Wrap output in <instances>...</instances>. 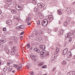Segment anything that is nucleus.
<instances>
[{
  "label": "nucleus",
  "instance_id": "nucleus-1",
  "mask_svg": "<svg viewBox=\"0 0 75 75\" xmlns=\"http://www.w3.org/2000/svg\"><path fill=\"white\" fill-rule=\"evenodd\" d=\"M40 54L42 55V57H45V58H47V57H48L49 54V53L47 52V51L45 50L40 52Z\"/></svg>",
  "mask_w": 75,
  "mask_h": 75
},
{
  "label": "nucleus",
  "instance_id": "nucleus-2",
  "mask_svg": "<svg viewBox=\"0 0 75 75\" xmlns=\"http://www.w3.org/2000/svg\"><path fill=\"white\" fill-rule=\"evenodd\" d=\"M35 11L36 13H38L39 15V18L40 19H42L44 17L43 13H41V12L38 11V10H36Z\"/></svg>",
  "mask_w": 75,
  "mask_h": 75
},
{
  "label": "nucleus",
  "instance_id": "nucleus-3",
  "mask_svg": "<svg viewBox=\"0 0 75 75\" xmlns=\"http://www.w3.org/2000/svg\"><path fill=\"white\" fill-rule=\"evenodd\" d=\"M42 25L44 27L47 26V25L48 24V21L46 19L43 20L41 23Z\"/></svg>",
  "mask_w": 75,
  "mask_h": 75
},
{
  "label": "nucleus",
  "instance_id": "nucleus-4",
  "mask_svg": "<svg viewBox=\"0 0 75 75\" xmlns=\"http://www.w3.org/2000/svg\"><path fill=\"white\" fill-rule=\"evenodd\" d=\"M56 59V56L55 54H53L52 56V59H51V61H52V62L54 63L55 61H54V59Z\"/></svg>",
  "mask_w": 75,
  "mask_h": 75
},
{
  "label": "nucleus",
  "instance_id": "nucleus-5",
  "mask_svg": "<svg viewBox=\"0 0 75 75\" xmlns=\"http://www.w3.org/2000/svg\"><path fill=\"white\" fill-rule=\"evenodd\" d=\"M38 34V32L37 31H34L33 33V35L32 36V37H34L36 36V35Z\"/></svg>",
  "mask_w": 75,
  "mask_h": 75
},
{
  "label": "nucleus",
  "instance_id": "nucleus-6",
  "mask_svg": "<svg viewBox=\"0 0 75 75\" xmlns=\"http://www.w3.org/2000/svg\"><path fill=\"white\" fill-rule=\"evenodd\" d=\"M68 52V49L67 48H66L64 49L63 52V54L64 55H65L66 54H67V53Z\"/></svg>",
  "mask_w": 75,
  "mask_h": 75
},
{
  "label": "nucleus",
  "instance_id": "nucleus-7",
  "mask_svg": "<svg viewBox=\"0 0 75 75\" xmlns=\"http://www.w3.org/2000/svg\"><path fill=\"white\" fill-rule=\"evenodd\" d=\"M67 75H75V72L74 71H71L67 74Z\"/></svg>",
  "mask_w": 75,
  "mask_h": 75
},
{
  "label": "nucleus",
  "instance_id": "nucleus-8",
  "mask_svg": "<svg viewBox=\"0 0 75 75\" xmlns=\"http://www.w3.org/2000/svg\"><path fill=\"white\" fill-rule=\"evenodd\" d=\"M67 57L68 58H71L72 57V53H71V52H68L67 55Z\"/></svg>",
  "mask_w": 75,
  "mask_h": 75
},
{
  "label": "nucleus",
  "instance_id": "nucleus-9",
  "mask_svg": "<svg viewBox=\"0 0 75 75\" xmlns=\"http://www.w3.org/2000/svg\"><path fill=\"white\" fill-rule=\"evenodd\" d=\"M22 67V64H20L19 66H18L17 68V71L21 70V68H22V67Z\"/></svg>",
  "mask_w": 75,
  "mask_h": 75
},
{
  "label": "nucleus",
  "instance_id": "nucleus-10",
  "mask_svg": "<svg viewBox=\"0 0 75 75\" xmlns=\"http://www.w3.org/2000/svg\"><path fill=\"white\" fill-rule=\"evenodd\" d=\"M6 23L8 24V25H11V24H12V22L11 20H7L6 21Z\"/></svg>",
  "mask_w": 75,
  "mask_h": 75
},
{
  "label": "nucleus",
  "instance_id": "nucleus-11",
  "mask_svg": "<svg viewBox=\"0 0 75 75\" xmlns=\"http://www.w3.org/2000/svg\"><path fill=\"white\" fill-rule=\"evenodd\" d=\"M39 47L41 50H45V47L44 45H40Z\"/></svg>",
  "mask_w": 75,
  "mask_h": 75
},
{
  "label": "nucleus",
  "instance_id": "nucleus-12",
  "mask_svg": "<svg viewBox=\"0 0 75 75\" xmlns=\"http://www.w3.org/2000/svg\"><path fill=\"white\" fill-rule=\"evenodd\" d=\"M71 35V33L70 32H69L67 33V34L66 35H67V36H66V38H68L69 37H70Z\"/></svg>",
  "mask_w": 75,
  "mask_h": 75
},
{
  "label": "nucleus",
  "instance_id": "nucleus-13",
  "mask_svg": "<svg viewBox=\"0 0 75 75\" xmlns=\"http://www.w3.org/2000/svg\"><path fill=\"white\" fill-rule=\"evenodd\" d=\"M71 20V18L70 17H68L66 19V23L67 24H68L70 21V20Z\"/></svg>",
  "mask_w": 75,
  "mask_h": 75
},
{
  "label": "nucleus",
  "instance_id": "nucleus-14",
  "mask_svg": "<svg viewBox=\"0 0 75 75\" xmlns=\"http://www.w3.org/2000/svg\"><path fill=\"white\" fill-rule=\"evenodd\" d=\"M35 39L37 41H39V42H40V41L42 40V38H40V37H39V38L36 37L35 38Z\"/></svg>",
  "mask_w": 75,
  "mask_h": 75
},
{
  "label": "nucleus",
  "instance_id": "nucleus-15",
  "mask_svg": "<svg viewBox=\"0 0 75 75\" xmlns=\"http://www.w3.org/2000/svg\"><path fill=\"white\" fill-rule=\"evenodd\" d=\"M30 58H31L33 60H34V61H36V59H35V57H33V56L31 55H30Z\"/></svg>",
  "mask_w": 75,
  "mask_h": 75
},
{
  "label": "nucleus",
  "instance_id": "nucleus-16",
  "mask_svg": "<svg viewBox=\"0 0 75 75\" xmlns=\"http://www.w3.org/2000/svg\"><path fill=\"white\" fill-rule=\"evenodd\" d=\"M32 3L33 4L36 5L37 4V1L35 0H33L32 1Z\"/></svg>",
  "mask_w": 75,
  "mask_h": 75
},
{
  "label": "nucleus",
  "instance_id": "nucleus-17",
  "mask_svg": "<svg viewBox=\"0 0 75 75\" xmlns=\"http://www.w3.org/2000/svg\"><path fill=\"white\" fill-rule=\"evenodd\" d=\"M44 64V63L42 62H40L39 63L38 65L39 66H42Z\"/></svg>",
  "mask_w": 75,
  "mask_h": 75
},
{
  "label": "nucleus",
  "instance_id": "nucleus-18",
  "mask_svg": "<svg viewBox=\"0 0 75 75\" xmlns=\"http://www.w3.org/2000/svg\"><path fill=\"white\" fill-rule=\"evenodd\" d=\"M58 14H59L60 15H61L62 14V12L60 10H58L57 11Z\"/></svg>",
  "mask_w": 75,
  "mask_h": 75
},
{
  "label": "nucleus",
  "instance_id": "nucleus-19",
  "mask_svg": "<svg viewBox=\"0 0 75 75\" xmlns=\"http://www.w3.org/2000/svg\"><path fill=\"white\" fill-rule=\"evenodd\" d=\"M11 11L12 13H13V14H16V13H17V11L16 10H11Z\"/></svg>",
  "mask_w": 75,
  "mask_h": 75
},
{
  "label": "nucleus",
  "instance_id": "nucleus-20",
  "mask_svg": "<svg viewBox=\"0 0 75 75\" xmlns=\"http://www.w3.org/2000/svg\"><path fill=\"white\" fill-rule=\"evenodd\" d=\"M34 50L35 51H37V52H38V53H39V52H40V50L38 49L37 48H35Z\"/></svg>",
  "mask_w": 75,
  "mask_h": 75
},
{
  "label": "nucleus",
  "instance_id": "nucleus-21",
  "mask_svg": "<svg viewBox=\"0 0 75 75\" xmlns=\"http://www.w3.org/2000/svg\"><path fill=\"white\" fill-rule=\"evenodd\" d=\"M13 67L12 66H10L8 68V70L10 72L13 70Z\"/></svg>",
  "mask_w": 75,
  "mask_h": 75
},
{
  "label": "nucleus",
  "instance_id": "nucleus-22",
  "mask_svg": "<svg viewBox=\"0 0 75 75\" xmlns=\"http://www.w3.org/2000/svg\"><path fill=\"white\" fill-rule=\"evenodd\" d=\"M1 40H2V41L3 42H6V39L5 38H1Z\"/></svg>",
  "mask_w": 75,
  "mask_h": 75
},
{
  "label": "nucleus",
  "instance_id": "nucleus-23",
  "mask_svg": "<svg viewBox=\"0 0 75 75\" xmlns=\"http://www.w3.org/2000/svg\"><path fill=\"white\" fill-rule=\"evenodd\" d=\"M62 63L63 65H65L66 64V62L64 60H63L62 62Z\"/></svg>",
  "mask_w": 75,
  "mask_h": 75
},
{
  "label": "nucleus",
  "instance_id": "nucleus-24",
  "mask_svg": "<svg viewBox=\"0 0 75 75\" xmlns=\"http://www.w3.org/2000/svg\"><path fill=\"white\" fill-rule=\"evenodd\" d=\"M11 54L12 55H14V54H16V53H15V52L14 51H11Z\"/></svg>",
  "mask_w": 75,
  "mask_h": 75
},
{
  "label": "nucleus",
  "instance_id": "nucleus-25",
  "mask_svg": "<svg viewBox=\"0 0 75 75\" xmlns=\"http://www.w3.org/2000/svg\"><path fill=\"white\" fill-rule=\"evenodd\" d=\"M20 28L21 29H23V28H25V26L23 25H20Z\"/></svg>",
  "mask_w": 75,
  "mask_h": 75
},
{
  "label": "nucleus",
  "instance_id": "nucleus-26",
  "mask_svg": "<svg viewBox=\"0 0 75 75\" xmlns=\"http://www.w3.org/2000/svg\"><path fill=\"white\" fill-rule=\"evenodd\" d=\"M15 7H16V10H17V8H21V7H20V6L18 5H17Z\"/></svg>",
  "mask_w": 75,
  "mask_h": 75
},
{
  "label": "nucleus",
  "instance_id": "nucleus-27",
  "mask_svg": "<svg viewBox=\"0 0 75 75\" xmlns=\"http://www.w3.org/2000/svg\"><path fill=\"white\" fill-rule=\"evenodd\" d=\"M49 20H52V16H51V15H50L49 16Z\"/></svg>",
  "mask_w": 75,
  "mask_h": 75
},
{
  "label": "nucleus",
  "instance_id": "nucleus-28",
  "mask_svg": "<svg viewBox=\"0 0 75 75\" xmlns=\"http://www.w3.org/2000/svg\"><path fill=\"white\" fill-rule=\"evenodd\" d=\"M67 13L68 14H71V13H72L71 10H68V11L67 10Z\"/></svg>",
  "mask_w": 75,
  "mask_h": 75
},
{
  "label": "nucleus",
  "instance_id": "nucleus-29",
  "mask_svg": "<svg viewBox=\"0 0 75 75\" xmlns=\"http://www.w3.org/2000/svg\"><path fill=\"white\" fill-rule=\"evenodd\" d=\"M72 37H70L69 38V42H71V41H72Z\"/></svg>",
  "mask_w": 75,
  "mask_h": 75
},
{
  "label": "nucleus",
  "instance_id": "nucleus-30",
  "mask_svg": "<svg viewBox=\"0 0 75 75\" xmlns=\"http://www.w3.org/2000/svg\"><path fill=\"white\" fill-rule=\"evenodd\" d=\"M7 47V46L6 45H5L4 46V48L3 49L4 50H7V49H8Z\"/></svg>",
  "mask_w": 75,
  "mask_h": 75
},
{
  "label": "nucleus",
  "instance_id": "nucleus-31",
  "mask_svg": "<svg viewBox=\"0 0 75 75\" xmlns=\"http://www.w3.org/2000/svg\"><path fill=\"white\" fill-rule=\"evenodd\" d=\"M30 74L31 75H34V73L33 71H30Z\"/></svg>",
  "mask_w": 75,
  "mask_h": 75
},
{
  "label": "nucleus",
  "instance_id": "nucleus-32",
  "mask_svg": "<svg viewBox=\"0 0 75 75\" xmlns=\"http://www.w3.org/2000/svg\"><path fill=\"white\" fill-rule=\"evenodd\" d=\"M43 33H44V32H43L42 30H40L39 32V34H40V35H41L42 34H43Z\"/></svg>",
  "mask_w": 75,
  "mask_h": 75
},
{
  "label": "nucleus",
  "instance_id": "nucleus-33",
  "mask_svg": "<svg viewBox=\"0 0 75 75\" xmlns=\"http://www.w3.org/2000/svg\"><path fill=\"white\" fill-rule=\"evenodd\" d=\"M44 4H41V5H40V8H42V7H44L45 6Z\"/></svg>",
  "mask_w": 75,
  "mask_h": 75
},
{
  "label": "nucleus",
  "instance_id": "nucleus-34",
  "mask_svg": "<svg viewBox=\"0 0 75 75\" xmlns=\"http://www.w3.org/2000/svg\"><path fill=\"white\" fill-rule=\"evenodd\" d=\"M59 49L58 47L56 48V54H57V53H58V52H59Z\"/></svg>",
  "mask_w": 75,
  "mask_h": 75
},
{
  "label": "nucleus",
  "instance_id": "nucleus-35",
  "mask_svg": "<svg viewBox=\"0 0 75 75\" xmlns=\"http://www.w3.org/2000/svg\"><path fill=\"white\" fill-rule=\"evenodd\" d=\"M37 25H40V21H37Z\"/></svg>",
  "mask_w": 75,
  "mask_h": 75
},
{
  "label": "nucleus",
  "instance_id": "nucleus-36",
  "mask_svg": "<svg viewBox=\"0 0 75 75\" xmlns=\"http://www.w3.org/2000/svg\"><path fill=\"white\" fill-rule=\"evenodd\" d=\"M63 33H64V31L63 30H61L59 31V33L60 34H62Z\"/></svg>",
  "mask_w": 75,
  "mask_h": 75
},
{
  "label": "nucleus",
  "instance_id": "nucleus-37",
  "mask_svg": "<svg viewBox=\"0 0 75 75\" xmlns=\"http://www.w3.org/2000/svg\"><path fill=\"white\" fill-rule=\"evenodd\" d=\"M9 0L10 1L8 3V4H7L8 5H11V1H12V0Z\"/></svg>",
  "mask_w": 75,
  "mask_h": 75
},
{
  "label": "nucleus",
  "instance_id": "nucleus-38",
  "mask_svg": "<svg viewBox=\"0 0 75 75\" xmlns=\"http://www.w3.org/2000/svg\"><path fill=\"white\" fill-rule=\"evenodd\" d=\"M42 4V3H39L38 4V7H40Z\"/></svg>",
  "mask_w": 75,
  "mask_h": 75
},
{
  "label": "nucleus",
  "instance_id": "nucleus-39",
  "mask_svg": "<svg viewBox=\"0 0 75 75\" xmlns=\"http://www.w3.org/2000/svg\"><path fill=\"white\" fill-rule=\"evenodd\" d=\"M6 30H7V29H6V28H3V31H6Z\"/></svg>",
  "mask_w": 75,
  "mask_h": 75
},
{
  "label": "nucleus",
  "instance_id": "nucleus-40",
  "mask_svg": "<svg viewBox=\"0 0 75 75\" xmlns=\"http://www.w3.org/2000/svg\"><path fill=\"white\" fill-rule=\"evenodd\" d=\"M12 38L13 39L15 40H16V39L17 38V37L16 36H13Z\"/></svg>",
  "mask_w": 75,
  "mask_h": 75
},
{
  "label": "nucleus",
  "instance_id": "nucleus-41",
  "mask_svg": "<svg viewBox=\"0 0 75 75\" xmlns=\"http://www.w3.org/2000/svg\"><path fill=\"white\" fill-rule=\"evenodd\" d=\"M32 47H31L29 50V51L30 52H32L33 51V49H32Z\"/></svg>",
  "mask_w": 75,
  "mask_h": 75
},
{
  "label": "nucleus",
  "instance_id": "nucleus-42",
  "mask_svg": "<svg viewBox=\"0 0 75 75\" xmlns=\"http://www.w3.org/2000/svg\"><path fill=\"white\" fill-rule=\"evenodd\" d=\"M13 67H15V68H17V67H18V65H16V64H14L13 65Z\"/></svg>",
  "mask_w": 75,
  "mask_h": 75
},
{
  "label": "nucleus",
  "instance_id": "nucleus-43",
  "mask_svg": "<svg viewBox=\"0 0 75 75\" xmlns=\"http://www.w3.org/2000/svg\"><path fill=\"white\" fill-rule=\"evenodd\" d=\"M16 28L17 29H18V30H20V26H17L16 27Z\"/></svg>",
  "mask_w": 75,
  "mask_h": 75
},
{
  "label": "nucleus",
  "instance_id": "nucleus-44",
  "mask_svg": "<svg viewBox=\"0 0 75 75\" xmlns=\"http://www.w3.org/2000/svg\"><path fill=\"white\" fill-rule=\"evenodd\" d=\"M68 24V23H67L66 21V22H64V24L65 26H66L67 25V24Z\"/></svg>",
  "mask_w": 75,
  "mask_h": 75
},
{
  "label": "nucleus",
  "instance_id": "nucleus-45",
  "mask_svg": "<svg viewBox=\"0 0 75 75\" xmlns=\"http://www.w3.org/2000/svg\"><path fill=\"white\" fill-rule=\"evenodd\" d=\"M5 51L6 52L8 53L9 52V50H8V49H7L5 50Z\"/></svg>",
  "mask_w": 75,
  "mask_h": 75
},
{
  "label": "nucleus",
  "instance_id": "nucleus-46",
  "mask_svg": "<svg viewBox=\"0 0 75 75\" xmlns=\"http://www.w3.org/2000/svg\"><path fill=\"white\" fill-rule=\"evenodd\" d=\"M42 68H47V66L45 65L43 66L42 67Z\"/></svg>",
  "mask_w": 75,
  "mask_h": 75
},
{
  "label": "nucleus",
  "instance_id": "nucleus-47",
  "mask_svg": "<svg viewBox=\"0 0 75 75\" xmlns=\"http://www.w3.org/2000/svg\"><path fill=\"white\" fill-rule=\"evenodd\" d=\"M51 3L53 4H54L55 3V1L52 0L51 1Z\"/></svg>",
  "mask_w": 75,
  "mask_h": 75
},
{
  "label": "nucleus",
  "instance_id": "nucleus-48",
  "mask_svg": "<svg viewBox=\"0 0 75 75\" xmlns=\"http://www.w3.org/2000/svg\"><path fill=\"white\" fill-rule=\"evenodd\" d=\"M15 41H19V39L17 37V38L15 39Z\"/></svg>",
  "mask_w": 75,
  "mask_h": 75
},
{
  "label": "nucleus",
  "instance_id": "nucleus-49",
  "mask_svg": "<svg viewBox=\"0 0 75 75\" xmlns=\"http://www.w3.org/2000/svg\"><path fill=\"white\" fill-rule=\"evenodd\" d=\"M10 1L8 0H7L6 1V3L7 4L9 3Z\"/></svg>",
  "mask_w": 75,
  "mask_h": 75
},
{
  "label": "nucleus",
  "instance_id": "nucleus-50",
  "mask_svg": "<svg viewBox=\"0 0 75 75\" xmlns=\"http://www.w3.org/2000/svg\"><path fill=\"white\" fill-rule=\"evenodd\" d=\"M24 32L23 31L22 32H21V35H23V34H24Z\"/></svg>",
  "mask_w": 75,
  "mask_h": 75
},
{
  "label": "nucleus",
  "instance_id": "nucleus-51",
  "mask_svg": "<svg viewBox=\"0 0 75 75\" xmlns=\"http://www.w3.org/2000/svg\"><path fill=\"white\" fill-rule=\"evenodd\" d=\"M29 68H31V64H29Z\"/></svg>",
  "mask_w": 75,
  "mask_h": 75
},
{
  "label": "nucleus",
  "instance_id": "nucleus-52",
  "mask_svg": "<svg viewBox=\"0 0 75 75\" xmlns=\"http://www.w3.org/2000/svg\"><path fill=\"white\" fill-rule=\"evenodd\" d=\"M7 65H10V63L9 62H8L7 63Z\"/></svg>",
  "mask_w": 75,
  "mask_h": 75
},
{
  "label": "nucleus",
  "instance_id": "nucleus-53",
  "mask_svg": "<svg viewBox=\"0 0 75 75\" xmlns=\"http://www.w3.org/2000/svg\"><path fill=\"white\" fill-rule=\"evenodd\" d=\"M28 44H27V45L26 46V47L27 49H28Z\"/></svg>",
  "mask_w": 75,
  "mask_h": 75
},
{
  "label": "nucleus",
  "instance_id": "nucleus-54",
  "mask_svg": "<svg viewBox=\"0 0 75 75\" xmlns=\"http://www.w3.org/2000/svg\"><path fill=\"white\" fill-rule=\"evenodd\" d=\"M21 40H22L23 39V36H21L20 37Z\"/></svg>",
  "mask_w": 75,
  "mask_h": 75
},
{
  "label": "nucleus",
  "instance_id": "nucleus-55",
  "mask_svg": "<svg viewBox=\"0 0 75 75\" xmlns=\"http://www.w3.org/2000/svg\"><path fill=\"white\" fill-rule=\"evenodd\" d=\"M15 72H16V71L15 70H13L12 71V72H13V73H14Z\"/></svg>",
  "mask_w": 75,
  "mask_h": 75
},
{
  "label": "nucleus",
  "instance_id": "nucleus-56",
  "mask_svg": "<svg viewBox=\"0 0 75 75\" xmlns=\"http://www.w3.org/2000/svg\"><path fill=\"white\" fill-rule=\"evenodd\" d=\"M2 13V11H1V10H0V14H1Z\"/></svg>",
  "mask_w": 75,
  "mask_h": 75
},
{
  "label": "nucleus",
  "instance_id": "nucleus-57",
  "mask_svg": "<svg viewBox=\"0 0 75 75\" xmlns=\"http://www.w3.org/2000/svg\"><path fill=\"white\" fill-rule=\"evenodd\" d=\"M27 22L28 23V18L27 19Z\"/></svg>",
  "mask_w": 75,
  "mask_h": 75
},
{
  "label": "nucleus",
  "instance_id": "nucleus-58",
  "mask_svg": "<svg viewBox=\"0 0 75 75\" xmlns=\"http://www.w3.org/2000/svg\"><path fill=\"white\" fill-rule=\"evenodd\" d=\"M4 69H5V68H4V71H7V69H6L5 70H4Z\"/></svg>",
  "mask_w": 75,
  "mask_h": 75
},
{
  "label": "nucleus",
  "instance_id": "nucleus-59",
  "mask_svg": "<svg viewBox=\"0 0 75 75\" xmlns=\"http://www.w3.org/2000/svg\"><path fill=\"white\" fill-rule=\"evenodd\" d=\"M50 48H52V50H54V47H51Z\"/></svg>",
  "mask_w": 75,
  "mask_h": 75
},
{
  "label": "nucleus",
  "instance_id": "nucleus-60",
  "mask_svg": "<svg viewBox=\"0 0 75 75\" xmlns=\"http://www.w3.org/2000/svg\"><path fill=\"white\" fill-rule=\"evenodd\" d=\"M16 20H18V21H19V20H20V19H19L18 18H17V19H16Z\"/></svg>",
  "mask_w": 75,
  "mask_h": 75
},
{
  "label": "nucleus",
  "instance_id": "nucleus-61",
  "mask_svg": "<svg viewBox=\"0 0 75 75\" xmlns=\"http://www.w3.org/2000/svg\"><path fill=\"white\" fill-rule=\"evenodd\" d=\"M55 68H54L53 69V72H54V71H55Z\"/></svg>",
  "mask_w": 75,
  "mask_h": 75
},
{
  "label": "nucleus",
  "instance_id": "nucleus-62",
  "mask_svg": "<svg viewBox=\"0 0 75 75\" xmlns=\"http://www.w3.org/2000/svg\"><path fill=\"white\" fill-rule=\"evenodd\" d=\"M31 25V23H28V25Z\"/></svg>",
  "mask_w": 75,
  "mask_h": 75
},
{
  "label": "nucleus",
  "instance_id": "nucleus-63",
  "mask_svg": "<svg viewBox=\"0 0 75 75\" xmlns=\"http://www.w3.org/2000/svg\"><path fill=\"white\" fill-rule=\"evenodd\" d=\"M14 18H16V19H17L18 18L17 16H15Z\"/></svg>",
  "mask_w": 75,
  "mask_h": 75
},
{
  "label": "nucleus",
  "instance_id": "nucleus-64",
  "mask_svg": "<svg viewBox=\"0 0 75 75\" xmlns=\"http://www.w3.org/2000/svg\"><path fill=\"white\" fill-rule=\"evenodd\" d=\"M73 4L74 5H75V1L74 2H73Z\"/></svg>",
  "mask_w": 75,
  "mask_h": 75
}]
</instances>
